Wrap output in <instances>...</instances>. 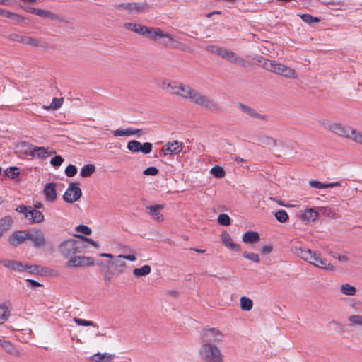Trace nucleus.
Returning a JSON list of instances; mask_svg holds the SVG:
<instances>
[{
  "label": "nucleus",
  "instance_id": "52",
  "mask_svg": "<svg viewBox=\"0 0 362 362\" xmlns=\"http://www.w3.org/2000/svg\"><path fill=\"white\" fill-rule=\"evenodd\" d=\"M218 223L221 226H229L230 224V218L228 214H221L218 217Z\"/></svg>",
  "mask_w": 362,
  "mask_h": 362
},
{
  "label": "nucleus",
  "instance_id": "34",
  "mask_svg": "<svg viewBox=\"0 0 362 362\" xmlns=\"http://www.w3.org/2000/svg\"><path fill=\"white\" fill-rule=\"evenodd\" d=\"M23 44L33 47H39L41 45V42L37 38L25 35Z\"/></svg>",
  "mask_w": 362,
  "mask_h": 362
},
{
  "label": "nucleus",
  "instance_id": "17",
  "mask_svg": "<svg viewBox=\"0 0 362 362\" xmlns=\"http://www.w3.org/2000/svg\"><path fill=\"white\" fill-rule=\"evenodd\" d=\"M98 255L101 257H107L111 259V263L114 265V269L117 273L122 274L124 272V270L126 267L125 262L120 260L117 257V259H115L114 255L110 253H100Z\"/></svg>",
  "mask_w": 362,
  "mask_h": 362
},
{
  "label": "nucleus",
  "instance_id": "44",
  "mask_svg": "<svg viewBox=\"0 0 362 362\" xmlns=\"http://www.w3.org/2000/svg\"><path fill=\"white\" fill-rule=\"evenodd\" d=\"M20 174V170L17 167H10L7 168L5 171V175L6 177L14 179L16 177H18Z\"/></svg>",
  "mask_w": 362,
  "mask_h": 362
},
{
  "label": "nucleus",
  "instance_id": "13",
  "mask_svg": "<svg viewBox=\"0 0 362 362\" xmlns=\"http://www.w3.org/2000/svg\"><path fill=\"white\" fill-rule=\"evenodd\" d=\"M327 128L332 132L343 137L348 138L351 130V127L343 126L339 123H330Z\"/></svg>",
  "mask_w": 362,
  "mask_h": 362
},
{
  "label": "nucleus",
  "instance_id": "10",
  "mask_svg": "<svg viewBox=\"0 0 362 362\" xmlns=\"http://www.w3.org/2000/svg\"><path fill=\"white\" fill-rule=\"evenodd\" d=\"M95 264L94 258L88 256H74L66 262V267H91Z\"/></svg>",
  "mask_w": 362,
  "mask_h": 362
},
{
  "label": "nucleus",
  "instance_id": "15",
  "mask_svg": "<svg viewBox=\"0 0 362 362\" xmlns=\"http://www.w3.org/2000/svg\"><path fill=\"white\" fill-rule=\"evenodd\" d=\"M182 144L178 141L168 142L162 148V151L165 156L178 153L182 151Z\"/></svg>",
  "mask_w": 362,
  "mask_h": 362
},
{
  "label": "nucleus",
  "instance_id": "51",
  "mask_svg": "<svg viewBox=\"0 0 362 362\" xmlns=\"http://www.w3.org/2000/svg\"><path fill=\"white\" fill-rule=\"evenodd\" d=\"M348 320L352 325L362 326V315H351Z\"/></svg>",
  "mask_w": 362,
  "mask_h": 362
},
{
  "label": "nucleus",
  "instance_id": "12",
  "mask_svg": "<svg viewBox=\"0 0 362 362\" xmlns=\"http://www.w3.org/2000/svg\"><path fill=\"white\" fill-rule=\"evenodd\" d=\"M221 56L222 58L227 59L237 65L244 66L246 64V62L243 58L230 50L223 48Z\"/></svg>",
  "mask_w": 362,
  "mask_h": 362
},
{
  "label": "nucleus",
  "instance_id": "22",
  "mask_svg": "<svg viewBox=\"0 0 362 362\" xmlns=\"http://www.w3.org/2000/svg\"><path fill=\"white\" fill-rule=\"evenodd\" d=\"M319 216V211L313 208H308L302 211L300 215V218L305 222L310 223L317 220Z\"/></svg>",
  "mask_w": 362,
  "mask_h": 362
},
{
  "label": "nucleus",
  "instance_id": "48",
  "mask_svg": "<svg viewBox=\"0 0 362 362\" xmlns=\"http://www.w3.org/2000/svg\"><path fill=\"white\" fill-rule=\"evenodd\" d=\"M182 83L172 82L168 84V87L172 94L178 95L180 90H181Z\"/></svg>",
  "mask_w": 362,
  "mask_h": 362
},
{
  "label": "nucleus",
  "instance_id": "47",
  "mask_svg": "<svg viewBox=\"0 0 362 362\" xmlns=\"http://www.w3.org/2000/svg\"><path fill=\"white\" fill-rule=\"evenodd\" d=\"M211 173L216 178H223L226 173L222 167L216 165L211 169Z\"/></svg>",
  "mask_w": 362,
  "mask_h": 362
},
{
  "label": "nucleus",
  "instance_id": "30",
  "mask_svg": "<svg viewBox=\"0 0 362 362\" xmlns=\"http://www.w3.org/2000/svg\"><path fill=\"white\" fill-rule=\"evenodd\" d=\"M309 185L310 187L317 188V189H325L329 187H339L341 185L340 182H334L329 183H322L315 180H311L309 181Z\"/></svg>",
  "mask_w": 362,
  "mask_h": 362
},
{
  "label": "nucleus",
  "instance_id": "35",
  "mask_svg": "<svg viewBox=\"0 0 362 362\" xmlns=\"http://www.w3.org/2000/svg\"><path fill=\"white\" fill-rule=\"evenodd\" d=\"M95 170V168L93 164H88L84 165L80 172V175L82 177H90Z\"/></svg>",
  "mask_w": 362,
  "mask_h": 362
},
{
  "label": "nucleus",
  "instance_id": "45",
  "mask_svg": "<svg viewBox=\"0 0 362 362\" xmlns=\"http://www.w3.org/2000/svg\"><path fill=\"white\" fill-rule=\"evenodd\" d=\"M35 11V15L43 17V18H50V19H57V16L54 13H53L49 11L37 8V11Z\"/></svg>",
  "mask_w": 362,
  "mask_h": 362
},
{
  "label": "nucleus",
  "instance_id": "54",
  "mask_svg": "<svg viewBox=\"0 0 362 362\" xmlns=\"http://www.w3.org/2000/svg\"><path fill=\"white\" fill-rule=\"evenodd\" d=\"M75 230L76 232H78V233H83V234H85L87 235H90L92 233L91 229L88 226H85V225H79V226H76L75 228Z\"/></svg>",
  "mask_w": 362,
  "mask_h": 362
},
{
  "label": "nucleus",
  "instance_id": "29",
  "mask_svg": "<svg viewBox=\"0 0 362 362\" xmlns=\"http://www.w3.org/2000/svg\"><path fill=\"white\" fill-rule=\"evenodd\" d=\"M259 240V234L256 231H247L243 236V242L245 244L257 243Z\"/></svg>",
  "mask_w": 362,
  "mask_h": 362
},
{
  "label": "nucleus",
  "instance_id": "37",
  "mask_svg": "<svg viewBox=\"0 0 362 362\" xmlns=\"http://www.w3.org/2000/svg\"><path fill=\"white\" fill-rule=\"evenodd\" d=\"M64 99L62 98H54L52 100L50 105L49 106H43V108L49 110H57L61 107L63 105Z\"/></svg>",
  "mask_w": 362,
  "mask_h": 362
},
{
  "label": "nucleus",
  "instance_id": "41",
  "mask_svg": "<svg viewBox=\"0 0 362 362\" xmlns=\"http://www.w3.org/2000/svg\"><path fill=\"white\" fill-rule=\"evenodd\" d=\"M274 216L280 223H286L289 218L288 214L285 210L280 209L275 212Z\"/></svg>",
  "mask_w": 362,
  "mask_h": 362
},
{
  "label": "nucleus",
  "instance_id": "46",
  "mask_svg": "<svg viewBox=\"0 0 362 362\" xmlns=\"http://www.w3.org/2000/svg\"><path fill=\"white\" fill-rule=\"evenodd\" d=\"M348 138L362 145V132H357L356 130L351 128L349 136Z\"/></svg>",
  "mask_w": 362,
  "mask_h": 362
},
{
  "label": "nucleus",
  "instance_id": "57",
  "mask_svg": "<svg viewBox=\"0 0 362 362\" xmlns=\"http://www.w3.org/2000/svg\"><path fill=\"white\" fill-rule=\"evenodd\" d=\"M77 173V168L74 165H69L65 169V174L69 177H74Z\"/></svg>",
  "mask_w": 362,
  "mask_h": 362
},
{
  "label": "nucleus",
  "instance_id": "25",
  "mask_svg": "<svg viewBox=\"0 0 362 362\" xmlns=\"http://www.w3.org/2000/svg\"><path fill=\"white\" fill-rule=\"evenodd\" d=\"M43 193L47 201L54 202L57 199L56 184L53 182L47 183L44 187Z\"/></svg>",
  "mask_w": 362,
  "mask_h": 362
},
{
  "label": "nucleus",
  "instance_id": "9",
  "mask_svg": "<svg viewBox=\"0 0 362 362\" xmlns=\"http://www.w3.org/2000/svg\"><path fill=\"white\" fill-rule=\"evenodd\" d=\"M78 185V182H71L69 184L63 195V199L65 202L71 204L81 198L82 192Z\"/></svg>",
  "mask_w": 362,
  "mask_h": 362
},
{
  "label": "nucleus",
  "instance_id": "32",
  "mask_svg": "<svg viewBox=\"0 0 362 362\" xmlns=\"http://www.w3.org/2000/svg\"><path fill=\"white\" fill-rule=\"evenodd\" d=\"M113 356L107 353H98L91 356L92 361L95 362H107L112 359Z\"/></svg>",
  "mask_w": 362,
  "mask_h": 362
},
{
  "label": "nucleus",
  "instance_id": "18",
  "mask_svg": "<svg viewBox=\"0 0 362 362\" xmlns=\"http://www.w3.org/2000/svg\"><path fill=\"white\" fill-rule=\"evenodd\" d=\"M28 233L29 232L23 230L16 231L11 235L8 241L11 245L16 247L28 239Z\"/></svg>",
  "mask_w": 362,
  "mask_h": 362
},
{
  "label": "nucleus",
  "instance_id": "7",
  "mask_svg": "<svg viewBox=\"0 0 362 362\" xmlns=\"http://www.w3.org/2000/svg\"><path fill=\"white\" fill-rule=\"evenodd\" d=\"M153 33L156 34H151L149 36V39L151 40L157 41L158 40H160V43L164 46L172 45L174 48L182 49V45H178V43L172 45L175 42V38L172 35L163 32L158 28H153L151 33Z\"/></svg>",
  "mask_w": 362,
  "mask_h": 362
},
{
  "label": "nucleus",
  "instance_id": "6",
  "mask_svg": "<svg viewBox=\"0 0 362 362\" xmlns=\"http://www.w3.org/2000/svg\"><path fill=\"white\" fill-rule=\"evenodd\" d=\"M117 8L128 14L135 15L148 11L149 6L143 1H127L117 5Z\"/></svg>",
  "mask_w": 362,
  "mask_h": 362
},
{
  "label": "nucleus",
  "instance_id": "39",
  "mask_svg": "<svg viewBox=\"0 0 362 362\" xmlns=\"http://www.w3.org/2000/svg\"><path fill=\"white\" fill-rule=\"evenodd\" d=\"M181 90H180L178 96L188 100L192 90V88L189 86L182 83Z\"/></svg>",
  "mask_w": 362,
  "mask_h": 362
},
{
  "label": "nucleus",
  "instance_id": "42",
  "mask_svg": "<svg viewBox=\"0 0 362 362\" xmlns=\"http://www.w3.org/2000/svg\"><path fill=\"white\" fill-rule=\"evenodd\" d=\"M298 16L306 23L312 24L313 23H318L320 21V19L317 17H314L310 14L304 13V14H298Z\"/></svg>",
  "mask_w": 362,
  "mask_h": 362
},
{
  "label": "nucleus",
  "instance_id": "26",
  "mask_svg": "<svg viewBox=\"0 0 362 362\" xmlns=\"http://www.w3.org/2000/svg\"><path fill=\"white\" fill-rule=\"evenodd\" d=\"M238 107L244 112L247 114L252 117L258 118L264 121H268V116L266 115H260L256 112V110L249 106H247L243 103L238 104Z\"/></svg>",
  "mask_w": 362,
  "mask_h": 362
},
{
  "label": "nucleus",
  "instance_id": "64",
  "mask_svg": "<svg viewBox=\"0 0 362 362\" xmlns=\"http://www.w3.org/2000/svg\"><path fill=\"white\" fill-rule=\"evenodd\" d=\"M332 257H334L335 259H337L340 262H346L349 261V257L344 255H337H337H333Z\"/></svg>",
  "mask_w": 362,
  "mask_h": 362
},
{
  "label": "nucleus",
  "instance_id": "60",
  "mask_svg": "<svg viewBox=\"0 0 362 362\" xmlns=\"http://www.w3.org/2000/svg\"><path fill=\"white\" fill-rule=\"evenodd\" d=\"M158 173V170L156 167H148L143 171L145 175L155 176Z\"/></svg>",
  "mask_w": 362,
  "mask_h": 362
},
{
  "label": "nucleus",
  "instance_id": "5",
  "mask_svg": "<svg viewBox=\"0 0 362 362\" xmlns=\"http://www.w3.org/2000/svg\"><path fill=\"white\" fill-rule=\"evenodd\" d=\"M191 103L204 107L209 110L214 111L218 109V105L210 100L207 96L202 94L197 90L192 88L188 99Z\"/></svg>",
  "mask_w": 362,
  "mask_h": 362
},
{
  "label": "nucleus",
  "instance_id": "16",
  "mask_svg": "<svg viewBox=\"0 0 362 362\" xmlns=\"http://www.w3.org/2000/svg\"><path fill=\"white\" fill-rule=\"evenodd\" d=\"M204 337L208 338L214 342L220 343L223 341L225 335L219 329L216 328H210L204 331Z\"/></svg>",
  "mask_w": 362,
  "mask_h": 362
},
{
  "label": "nucleus",
  "instance_id": "20",
  "mask_svg": "<svg viewBox=\"0 0 362 362\" xmlns=\"http://www.w3.org/2000/svg\"><path fill=\"white\" fill-rule=\"evenodd\" d=\"M221 240L225 246L230 250L238 252L241 251L240 245L235 243L230 234L226 231H224L221 233Z\"/></svg>",
  "mask_w": 362,
  "mask_h": 362
},
{
  "label": "nucleus",
  "instance_id": "55",
  "mask_svg": "<svg viewBox=\"0 0 362 362\" xmlns=\"http://www.w3.org/2000/svg\"><path fill=\"white\" fill-rule=\"evenodd\" d=\"M77 237L78 238H80L79 241H83L84 245H85V243H86L91 245L92 246H93L95 248H98L100 247V245L98 243L94 241L93 240H92L90 238H86L85 236H83V235H77Z\"/></svg>",
  "mask_w": 362,
  "mask_h": 362
},
{
  "label": "nucleus",
  "instance_id": "2",
  "mask_svg": "<svg viewBox=\"0 0 362 362\" xmlns=\"http://www.w3.org/2000/svg\"><path fill=\"white\" fill-rule=\"evenodd\" d=\"M199 353L204 362H223V355L219 348L209 341L202 345Z\"/></svg>",
  "mask_w": 362,
  "mask_h": 362
},
{
  "label": "nucleus",
  "instance_id": "53",
  "mask_svg": "<svg viewBox=\"0 0 362 362\" xmlns=\"http://www.w3.org/2000/svg\"><path fill=\"white\" fill-rule=\"evenodd\" d=\"M0 15L8 18H11L16 21H20L21 19V16L19 15H17L16 13L4 11L1 8H0Z\"/></svg>",
  "mask_w": 362,
  "mask_h": 362
},
{
  "label": "nucleus",
  "instance_id": "58",
  "mask_svg": "<svg viewBox=\"0 0 362 362\" xmlns=\"http://www.w3.org/2000/svg\"><path fill=\"white\" fill-rule=\"evenodd\" d=\"M25 35H20L18 33H12L9 35L8 39L13 42H16L19 43H23Z\"/></svg>",
  "mask_w": 362,
  "mask_h": 362
},
{
  "label": "nucleus",
  "instance_id": "11",
  "mask_svg": "<svg viewBox=\"0 0 362 362\" xmlns=\"http://www.w3.org/2000/svg\"><path fill=\"white\" fill-rule=\"evenodd\" d=\"M124 28L129 31H132L133 33H135L136 34H139L143 36H146L148 38H149V36L151 33V31L153 30V28L151 27H147L145 25H142L141 24L136 23H125L124 24ZM153 34H156L153 33Z\"/></svg>",
  "mask_w": 362,
  "mask_h": 362
},
{
  "label": "nucleus",
  "instance_id": "59",
  "mask_svg": "<svg viewBox=\"0 0 362 362\" xmlns=\"http://www.w3.org/2000/svg\"><path fill=\"white\" fill-rule=\"evenodd\" d=\"M63 162H64V158L61 156H55L50 160V163L54 167H59L62 164Z\"/></svg>",
  "mask_w": 362,
  "mask_h": 362
},
{
  "label": "nucleus",
  "instance_id": "43",
  "mask_svg": "<svg viewBox=\"0 0 362 362\" xmlns=\"http://www.w3.org/2000/svg\"><path fill=\"white\" fill-rule=\"evenodd\" d=\"M127 148L132 153L139 152L141 149V143L135 140L130 141L127 144Z\"/></svg>",
  "mask_w": 362,
  "mask_h": 362
},
{
  "label": "nucleus",
  "instance_id": "63",
  "mask_svg": "<svg viewBox=\"0 0 362 362\" xmlns=\"http://www.w3.org/2000/svg\"><path fill=\"white\" fill-rule=\"evenodd\" d=\"M16 211L22 213L25 216V214H27V211L29 210V206H26L25 205H19L16 209Z\"/></svg>",
  "mask_w": 362,
  "mask_h": 362
},
{
  "label": "nucleus",
  "instance_id": "28",
  "mask_svg": "<svg viewBox=\"0 0 362 362\" xmlns=\"http://www.w3.org/2000/svg\"><path fill=\"white\" fill-rule=\"evenodd\" d=\"M13 224V219L10 216H6L0 219V239L8 232Z\"/></svg>",
  "mask_w": 362,
  "mask_h": 362
},
{
  "label": "nucleus",
  "instance_id": "1",
  "mask_svg": "<svg viewBox=\"0 0 362 362\" xmlns=\"http://www.w3.org/2000/svg\"><path fill=\"white\" fill-rule=\"evenodd\" d=\"M292 250L298 257L319 269L330 272L336 269L335 267L317 251H313L302 245L294 246Z\"/></svg>",
  "mask_w": 362,
  "mask_h": 362
},
{
  "label": "nucleus",
  "instance_id": "24",
  "mask_svg": "<svg viewBox=\"0 0 362 362\" xmlns=\"http://www.w3.org/2000/svg\"><path fill=\"white\" fill-rule=\"evenodd\" d=\"M0 346L10 355L18 358L21 356V351L18 350L9 341L5 340L4 339H0Z\"/></svg>",
  "mask_w": 362,
  "mask_h": 362
},
{
  "label": "nucleus",
  "instance_id": "23",
  "mask_svg": "<svg viewBox=\"0 0 362 362\" xmlns=\"http://www.w3.org/2000/svg\"><path fill=\"white\" fill-rule=\"evenodd\" d=\"M33 243V245L37 247H41L45 245L46 240L43 233L40 230H35L28 233V239Z\"/></svg>",
  "mask_w": 362,
  "mask_h": 362
},
{
  "label": "nucleus",
  "instance_id": "19",
  "mask_svg": "<svg viewBox=\"0 0 362 362\" xmlns=\"http://www.w3.org/2000/svg\"><path fill=\"white\" fill-rule=\"evenodd\" d=\"M33 156H37L40 158H45L55 153V151L52 148H45L43 146H30L29 148Z\"/></svg>",
  "mask_w": 362,
  "mask_h": 362
},
{
  "label": "nucleus",
  "instance_id": "14",
  "mask_svg": "<svg viewBox=\"0 0 362 362\" xmlns=\"http://www.w3.org/2000/svg\"><path fill=\"white\" fill-rule=\"evenodd\" d=\"M115 136H136L140 137L144 135V132L141 129H134L133 127H128L127 129H117L112 132Z\"/></svg>",
  "mask_w": 362,
  "mask_h": 362
},
{
  "label": "nucleus",
  "instance_id": "8",
  "mask_svg": "<svg viewBox=\"0 0 362 362\" xmlns=\"http://www.w3.org/2000/svg\"><path fill=\"white\" fill-rule=\"evenodd\" d=\"M0 263L4 267L18 272H28L29 273H37L39 272L37 266L24 264L18 261L5 259L1 260Z\"/></svg>",
  "mask_w": 362,
  "mask_h": 362
},
{
  "label": "nucleus",
  "instance_id": "4",
  "mask_svg": "<svg viewBox=\"0 0 362 362\" xmlns=\"http://www.w3.org/2000/svg\"><path fill=\"white\" fill-rule=\"evenodd\" d=\"M86 248L83 241L70 239L63 242L59 246V252L65 257H69L76 253L83 252Z\"/></svg>",
  "mask_w": 362,
  "mask_h": 362
},
{
  "label": "nucleus",
  "instance_id": "38",
  "mask_svg": "<svg viewBox=\"0 0 362 362\" xmlns=\"http://www.w3.org/2000/svg\"><path fill=\"white\" fill-rule=\"evenodd\" d=\"M10 315V311L5 304L0 305V325L4 323Z\"/></svg>",
  "mask_w": 362,
  "mask_h": 362
},
{
  "label": "nucleus",
  "instance_id": "33",
  "mask_svg": "<svg viewBox=\"0 0 362 362\" xmlns=\"http://www.w3.org/2000/svg\"><path fill=\"white\" fill-rule=\"evenodd\" d=\"M240 308L243 310L250 311V310H252V306H253V303L250 298H249L246 296H243L240 299Z\"/></svg>",
  "mask_w": 362,
  "mask_h": 362
},
{
  "label": "nucleus",
  "instance_id": "49",
  "mask_svg": "<svg viewBox=\"0 0 362 362\" xmlns=\"http://www.w3.org/2000/svg\"><path fill=\"white\" fill-rule=\"evenodd\" d=\"M259 141L264 146H275L276 144V140L269 136H262L259 139Z\"/></svg>",
  "mask_w": 362,
  "mask_h": 362
},
{
  "label": "nucleus",
  "instance_id": "21",
  "mask_svg": "<svg viewBox=\"0 0 362 362\" xmlns=\"http://www.w3.org/2000/svg\"><path fill=\"white\" fill-rule=\"evenodd\" d=\"M25 218L32 223H42L44 219V215L41 211L32 209L29 206V210L25 214Z\"/></svg>",
  "mask_w": 362,
  "mask_h": 362
},
{
  "label": "nucleus",
  "instance_id": "50",
  "mask_svg": "<svg viewBox=\"0 0 362 362\" xmlns=\"http://www.w3.org/2000/svg\"><path fill=\"white\" fill-rule=\"evenodd\" d=\"M243 257L248 260H250L255 263H259L260 259L257 254L253 252H244Z\"/></svg>",
  "mask_w": 362,
  "mask_h": 362
},
{
  "label": "nucleus",
  "instance_id": "31",
  "mask_svg": "<svg viewBox=\"0 0 362 362\" xmlns=\"http://www.w3.org/2000/svg\"><path fill=\"white\" fill-rule=\"evenodd\" d=\"M151 272L149 265H144L141 268H136L133 270V275L136 278H140L148 275Z\"/></svg>",
  "mask_w": 362,
  "mask_h": 362
},
{
  "label": "nucleus",
  "instance_id": "40",
  "mask_svg": "<svg viewBox=\"0 0 362 362\" xmlns=\"http://www.w3.org/2000/svg\"><path fill=\"white\" fill-rule=\"evenodd\" d=\"M74 320L76 323V325L79 326H92L93 327H95L96 329L99 328L98 325L93 321L86 320L78 317H74Z\"/></svg>",
  "mask_w": 362,
  "mask_h": 362
},
{
  "label": "nucleus",
  "instance_id": "62",
  "mask_svg": "<svg viewBox=\"0 0 362 362\" xmlns=\"http://www.w3.org/2000/svg\"><path fill=\"white\" fill-rule=\"evenodd\" d=\"M117 258L118 259L122 258V259H127V260H129L132 262H134L136 259L134 255H119L117 256Z\"/></svg>",
  "mask_w": 362,
  "mask_h": 362
},
{
  "label": "nucleus",
  "instance_id": "56",
  "mask_svg": "<svg viewBox=\"0 0 362 362\" xmlns=\"http://www.w3.org/2000/svg\"><path fill=\"white\" fill-rule=\"evenodd\" d=\"M206 50L209 52H211V53H215L218 55H220L221 56V53L222 52V49L223 48L222 47H220L217 45H207L206 47Z\"/></svg>",
  "mask_w": 362,
  "mask_h": 362
},
{
  "label": "nucleus",
  "instance_id": "61",
  "mask_svg": "<svg viewBox=\"0 0 362 362\" xmlns=\"http://www.w3.org/2000/svg\"><path fill=\"white\" fill-rule=\"evenodd\" d=\"M152 150V144L149 142H145L143 144H141V151L144 154L149 153Z\"/></svg>",
  "mask_w": 362,
  "mask_h": 362
},
{
  "label": "nucleus",
  "instance_id": "3",
  "mask_svg": "<svg viewBox=\"0 0 362 362\" xmlns=\"http://www.w3.org/2000/svg\"><path fill=\"white\" fill-rule=\"evenodd\" d=\"M263 66L268 71L274 72L276 74L284 76L289 78H296L294 69L284 64L278 63L276 61L266 59L264 62Z\"/></svg>",
  "mask_w": 362,
  "mask_h": 362
},
{
  "label": "nucleus",
  "instance_id": "27",
  "mask_svg": "<svg viewBox=\"0 0 362 362\" xmlns=\"http://www.w3.org/2000/svg\"><path fill=\"white\" fill-rule=\"evenodd\" d=\"M164 206L162 204H156L153 206L146 207L151 217L158 222H162L163 221V216L160 212V211L162 210Z\"/></svg>",
  "mask_w": 362,
  "mask_h": 362
},
{
  "label": "nucleus",
  "instance_id": "36",
  "mask_svg": "<svg viewBox=\"0 0 362 362\" xmlns=\"http://www.w3.org/2000/svg\"><path fill=\"white\" fill-rule=\"evenodd\" d=\"M340 291L346 296H354L356 291V288L349 284H344L341 286Z\"/></svg>",
  "mask_w": 362,
  "mask_h": 362
}]
</instances>
